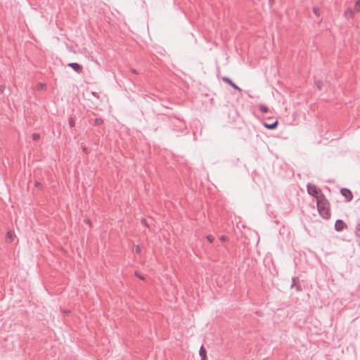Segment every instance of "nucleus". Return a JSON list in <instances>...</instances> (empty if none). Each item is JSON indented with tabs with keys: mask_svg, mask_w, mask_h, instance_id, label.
Listing matches in <instances>:
<instances>
[{
	"mask_svg": "<svg viewBox=\"0 0 360 360\" xmlns=\"http://www.w3.org/2000/svg\"><path fill=\"white\" fill-rule=\"evenodd\" d=\"M68 65L78 73H80L83 69L82 66L77 63H70Z\"/></svg>",
	"mask_w": 360,
	"mask_h": 360,
	"instance_id": "obj_5",
	"label": "nucleus"
},
{
	"mask_svg": "<svg viewBox=\"0 0 360 360\" xmlns=\"http://www.w3.org/2000/svg\"><path fill=\"white\" fill-rule=\"evenodd\" d=\"M354 11L353 10V8H348L345 11V17L347 19H349V18H352L354 15Z\"/></svg>",
	"mask_w": 360,
	"mask_h": 360,
	"instance_id": "obj_7",
	"label": "nucleus"
},
{
	"mask_svg": "<svg viewBox=\"0 0 360 360\" xmlns=\"http://www.w3.org/2000/svg\"><path fill=\"white\" fill-rule=\"evenodd\" d=\"M45 88H46V85L44 84H42V83L39 84V89H44Z\"/></svg>",
	"mask_w": 360,
	"mask_h": 360,
	"instance_id": "obj_21",
	"label": "nucleus"
},
{
	"mask_svg": "<svg viewBox=\"0 0 360 360\" xmlns=\"http://www.w3.org/2000/svg\"><path fill=\"white\" fill-rule=\"evenodd\" d=\"M297 278H292V285H291V288H294V286L295 285V281Z\"/></svg>",
	"mask_w": 360,
	"mask_h": 360,
	"instance_id": "obj_20",
	"label": "nucleus"
},
{
	"mask_svg": "<svg viewBox=\"0 0 360 360\" xmlns=\"http://www.w3.org/2000/svg\"><path fill=\"white\" fill-rule=\"evenodd\" d=\"M316 206L319 214L326 219H328L330 217L329 202L326 199L323 194H321L320 197L316 200Z\"/></svg>",
	"mask_w": 360,
	"mask_h": 360,
	"instance_id": "obj_1",
	"label": "nucleus"
},
{
	"mask_svg": "<svg viewBox=\"0 0 360 360\" xmlns=\"http://www.w3.org/2000/svg\"><path fill=\"white\" fill-rule=\"evenodd\" d=\"M103 122V120L101 119V118H96L94 120V124L95 125L99 126V125L102 124Z\"/></svg>",
	"mask_w": 360,
	"mask_h": 360,
	"instance_id": "obj_14",
	"label": "nucleus"
},
{
	"mask_svg": "<svg viewBox=\"0 0 360 360\" xmlns=\"http://www.w3.org/2000/svg\"><path fill=\"white\" fill-rule=\"evenodd\" d=\"M220 240H221V241H226V240H227V238H226L225 236H221L220 237Z\"/></svg>",
	"mask_w": 360,
	"mask_h": 360,
	"instance_id": "obj_22",
	"label": "nucleus"
},
{
	"mask_svg": "<svg viewBox=\"0 0 360 360\" xmlns=\"http://www.w3.org/2000/svg\"><path fill=\"white\" fill-rule=\"evenodd\" d=\"M355 236L356 237L359 239V245H360V224H356L355 227Z\"/></svg>",
	"mask_w": 360,
	"mask_h": 360,
	"instance_id": "obj_11",
	"label": "nucleus"
},
{
	"mask_svg": "<svg viewBox=\"0 0 360 360\" xmlns=\"http://www.w3.org/2000/svg\"><path fill=\"white\" fill-rule=\"evenodd\" d=\"M4 89V87L3 86L0 85V91H3Z\"/></svg>",
	"mask_w": 360,
	"mask_h": 360,
	"instance_id": "obj_26",
	"label": "nucleus"
},
{
	"mask_svg": "<svg viewBox=\"0 0 360 360\" xmlns=\"http://www.w3.org/2000/svg\"><path fill=\"white\" fill-rule=\"evenodd\" d=\"M264 126L268 129H274L278 126V121H275L272 124L264 123Z\"/></svg>",
	"mask_w": 360,
	"mask_h": 360,
	"instance_id": "obj_9",
	"label": "nucleus"
},
{
	"mask_svg": "<svg viewBox=\"0 0 360 360\" xmlns=\"http://www.w3.org/2000/svg\"><path fill=\"white\" fill-rule=\"evenodd\" d=\"M340 193L346 198L347 202L352 200L353 195L349 189L343 188L340 190Z\"/></svg>",
	"mask_w": 360,
	"mask_h": 360,
	"instance_id": "obj_3",
	"label": "nucleus"
},
{
	"mask_svg": "<svg viewBox=\"0 0 360 360\" xmlns=\"http://www.w3.org/2000/svg\"><path fill=\"white\" fill-rule=\"evenodd\" d=\"M307 193L318 200L322 193L321 190L314 184H308L307 186Z\"/></svg>",
	"mask_w": 360,
	"mask_h": 360,
	"instance_id": "obj_2",
	"label": "nucleus"
},
{
	"mask_svg": "<svg viewBox=\"0 0 360 360\" xmlns=\"http://www.w3.org/2000/svg\"><path fill=\"white\" fill-rule=\"evenodd\" d=\"M141 223H142L143 224H144L145 226H148V224H146V219H141Z\"/></svg>",
	"mask_w": 360,
	"mask_h": 360,
	"instance_id": "obj_24",
	"label": "nucleus"
},
{
	"mask_svg": "<svg viewBox=\"0 0 360 360\" xmlns=\"http://www.w3.org/2000/svg\"><path fill=\"white\" fill-rule=\"evenodd\" d=\"M296 290H299V287L298 286H296Z\"/></svg>",
	"mask_w": 360,
	"mask_h": 360,
	"instance_id": "obj_29",
	"label": "nucleus"
},
{
	"mask_svg": "<svg viewBox=\"0 0 360 360\" xmlns=\"http://www.w3.org/2000/svg\"><path fill=\"white\" fill-rule=\"evenodd\" d=\"M83 151L85 152V153H87V149L86 147H84L83 148Z\"/></svg>",
	"mask_w": 360,
	"mask_h": 360,
	"instance_id": "obj_27",
	"label": "nucleus"
},
{
	"mask_svg": "<svg viewBox=\"0 0 360 360\" xmlns=\"http://www.w3.org/2000/svg\"><path fill=\"white\" fill-rule=\"evenodd\" d=\"M199 354L201 357V360H206L207 356H206V350L204 348V347L202 345L199 350Z\"/></svg>",
	"mask_w": 360,
	"mask_h": 360,
	"instance_id": "obj_8",
	"label": "nucleus"
},
{
	"mask_svg": "<svg viewBox=\"0 0 360 360\" xmlns=\"http://www.w3.org/2000/svg\"><path fill=\"white\" fill-rule=\"evenodd\" d=\"M14 233L12 231H8L6 233V240L8 243H12L13 241Z\"/></svg>",
	"mask_w": 360,
	"mask_h": 360,
	"instance_id": "obj_10",
	"label": "nucleus"
},
{
	"mask_svg": "<svg viewBox=\"0 0 360 360\" xmlns=\"http://www.w3.org/2000/svg\"><path fill=\"white\" fill-rule=\"evenodd\" d=\"M135 252L137 254H139L141 252V247L139 245H136Z\"/></svg>",
	"mask_w": 360,
	"mask_h": 360,
	"instance_id": "obj_19",
	"label": "nucleus"
},
{
	"mask_svg": "<svg viewBox=\"0 0 360 360\" xmlns=\"http://www.w3.org/2000/svg\"><path fill=\"white\" fill-rule=\"evenodd\" d=\"M39 138H40V136L39 134H32V139L34 141H37L39 139Z\"/></svg>",
	"mask_w": 360,
	"mask_h": 360,
	"instance_id": "obj_17",
	"label": "nucleus"
},
{
	"mask_svg": "<svg viewBox=\"0 0 360 360\" xmlns=\"http://www.w3.org/2000/svg\"><path fill=\"white\" fill-rule=\"evenodd\" d=\"M353 10L354 11L355 13L360 12V0L356 1Z\"/></svg>",
	"mask_w": 360,
	"mask_h": 360,
	"instance_id": "obj_12",
	"label": "nucleus"
},
{
	"mask_svg": "<svg viewBox=\"0 0 360 360\" xmlns=\"http://www.w3.org/2000/svg\"><path fill=\"white\" fill-rule=\"evenodd\" d=\"M313 11L314 13V14L316 15V16H319L320 15V11L319 8H316V7H314L313 8Z\"/></svg>",
	"mask_w": 360,
	"mask_h": 360,
	"instance_id": "obj_15",
	"label": "nucleus"
},
{
	"mask_svg": "<svg viewBox=\"0 0 360 360\" xmlns=\"http://www.w3.org/2000/svg\"><path fill=\"white\" fill-rule=\"evenodd\" d=\"M131 72L134 73V74H137V72H136V70L135 69H131Z\"/></svg>",
	"mask_w": 360,
	"mask_h": 360,
	"instance_id": "obj_25",
	"label": "nucleus"
},
{
	"mask_svg": "<svg viewBox=\"0 0 360 360\" xmlns=\"http://www.w3.org/2000/svg\"><path fill=\"white\" fill-rule=\"evenodd\" d=\"M222 79L226 83L230 84L235 89L238 90L239 91H241V89L238 87L234 82H233V81L230 78L224 77L222 78Z\"/></svg>",
	"mask_w": 360,
	"mask_h": 360,
	"instance_id": "obj_6",
	"label": "nucleus"
},
{
	"mask_svg": "<svg viewBox=\"0 0 360 360\" xmlns=\"http://www.w3.org/2000/svg\"><path fill=\"white\" fill-rule=\"evenodd\" d=\"M259 110L262 112H264V113H266L268 112L269 110V108L267 106L264 105H260L259 106Z\"/></svg>",
	"mask_w": 360,
	"mask_h": 360,
	"instance_id": "obj_13",
	"label": "nucleus"
},
{
	"mask_svg": "<svg viewBox=\"0 0 360 360\" xmlns=\"http://www.w3.org/2000/svg\"><path fill=\"white\" fill-rule=\"evenodd\" d=\"M206 238L207 239V240L210 242V243H212L214 241V236H212V235H208L206 236Z\"/></svg>",
	"mask_w": 360,
	"mask_h": 360,
	"instance_id": "obj_16",
	"label": "nucleus"
},
{
	"mask_svg": "<svg viewBox=\"0 0 360 360\" xmlns=\"http://www.w3.org/2000/svg\"><path fill=\"white\" fill-rule=\"evenodd\" d=\"M39 185H40V184H39V183H37V186H39Z\"/></svg>",
	"mask_w": 360,
	"mask_h": 360,
	"instance_id": "obj_30",
	"label": "nucleus"
},
{
	"mask_svg": "<svg viewBox=\"0 0 360 360\" xmlns=\"http://www.w3.org/2000/svg\"><path fill=\"white\" fill-rule=\"evenodd\" d=\"M316 86L318 87L319 89H321V82H316Z\"/></svg>",
	"mask_w": 360,
	"mask_h": 360,
	"instance_id": "obj_23",
	"label": "nucleus"
},
{
	"mask_svg": "<svg viewBox=\"0 0 360 360\" xmlns=\"http://www.w3.org/2000/svg\"><path fill=\"white\" fill-rule=\"evenodd\" d=\"M69 125L70 127H73L75 126V121L72 118L69 119Z\"/></svg>",
	"mask_w": 360,
	"mask_h": 360,
	"instance_id": "obj_18",
	"label": "nucleus"
},
{
	"mask_svg": "<svg viewBox=\"0 0 360 360\" xmlns=\"http://www.w3.org/2000/svg\"><path fill=\"white\" fill-rule=\"evenodd\" d=\"M347 228V224L342 220L338 219L335 223V229L337 231H342Z\"/></svg>",
	"mask_w": 360,
	"mask_h": 360,
	"instance_id": "obj_4",
	"label": "nucleus"
},
{
	"mask_svg": "<svg viewBox=\"0 0 360 360\" xmlns=\"http://www.w3.org/2000/svg\"><path fill=\"white\" fill-rule=\"evenodd\" d=\"M86 223H88V224H89V223H90V221H89V219L86 220Z\"/></svg>",
	"mask_w": 360,
	"mask_h": 360,
	"instance_id": "obj_28",
	"label": "nucleus"
}]
</instances>
